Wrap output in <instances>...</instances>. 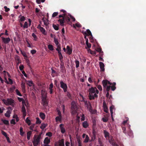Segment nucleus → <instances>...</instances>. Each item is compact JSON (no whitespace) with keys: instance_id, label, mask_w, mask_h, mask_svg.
I'll list each match as a JSON object with an SVG mask.
<instances>
[{"instance_id":"680f3d73","label":"nucleus","mask_w":146,"mask_h":146,"mask_svg":"<svg viewBox=\"0 0 146 146\" xmlns=\"http://www.w3.org/2000/svg\"><path fill=\"white\" fill-rule=\"evenodd\" d=\"M53 27L56 30H57L58 29V26L56 25H53Z\"/></svg>"},{"instance_id":"473e14b6","label":"nucleus","mask_w":146,"mask_h":146,"mask_svg":"<svg viewBox=\"0 0 146 146\" xmlns=\"http://www.w3.org/2000/svg\"><path fill=\"white\" fill-rule=\"evenodd\" d=\"M32 134V132L31 131H29L27 133V137L28 140H29L31 135Z\"/></svg>"},{"instance_id":"39448f33","label":"nucleus","mask_w":146,"mask_h":146,"mask_svg":"<svg viewBox=\"0 0 146 146\" xmlns=\"http://www.w3.org/2000/svg\"><path fill=\"white\" fill-rule=\"evenodd\" d=\"M41 135H35L34 137V141L33 143L34 146H37L39 144L40 142V139L41 137Z\"/></svg>"},{"instance_id":"2eb2a0df","label":"nucleus","mask_w":146,"mask_h":146,"mask_svg":"<svg viewBox=\"0 0 146 146\" xmlns=\"http://www.w3.org/2000/svg\"><path fill=\"white\" fill-rule=\"evenodd\" d=\"M71 18L73 21H75V19L72 15L70 14H68V16H67V19L66 20L67 22H68L70 21V18Z\"/></svg>"},{"instance_id":"bb28decb","label":"nucleus","mask_w":146,"mask_h":146,"mask_svg":"<svg viewBox=\"0 0 146 146\" xmlns=\"http://www.w3.org/2000/svg\"><path fill=\"white\" fill-rule=\"evenodd\" d=\"M19 21H23L25 20V17L24 16H22L21 15H20L19 17Z\"/></svg>"},{"instance_id":"f03ea898","label":"nucleus","mask_w":146,"mask_h":146,"mask_svg":"<svg viewBox=\"0 0 146 146\" xmlns=\"http://www.w3.org/2000/svg\"><path fill=\"white\" fill-rule=\"evenodd\" d=\"M102 83L103 87L106 88V90L108 92L110 90L111 85L113 84L112 83L106 80H103L102 81Z\"/></svg>"},{"instance_id":"58836bf2","label":"nucleus","mask_w":146,"mask_h":146,"mask_svg":"<svg viewBox=\"0 0 146 146\" xmlns=\"http://www.w3.org/2000/svg\"><path fill=\"white\" fill-rule=\"evenodd\" d=\"M86 44L87 46V47L88 48H90L91 47V45L90 43H88V39H86Z\"/></svg>"},{"instance_id":"bf43d9fd","label":"nucleus","mask_w":146,"mask_h":146,"mask_svg":"<svg viewBox=\"0 0 146 146\" xmlns=\"http://www.w3.org/2000/svg\"><path fill=\"white\" fill-rule=\"evenodd\" d=\"M4 8L5 9V11L6 12H7L10 10L9 8H8L7 7L5 6L4 7Z\"/></svg>"},{"instance_id":"69168bd1","label":"nucleus","mask_w":146,"mask_h":146,"mask_svg":"<svg viewBox=\"0 0 146 146\" xmlns=\"http://www.w3.org/2000/svg\"><path fill=\"white\" fill-rule=\"evenodd\" d=\"M31 52L32 54H33L36 52V51L35 50H31Z\"/></svg>"},{"instance_id":"aec40b11","label":"nucleus","mask_w":146,"mask_h":146,"mask_svg":"<svg viewBox=\"0 0 146 146\" xmlns=\"http://www.w3.org/2000/svg\"><path fill=\"white\" fill-rule=\"evenodd\" d=\"M42 20L44 22V24L45 25L47 26L49 24L48 20L47 19L43 18H42Z\"/></svg>"},{"instance_id":"e433bc0d","label":"nucleus","mask_w":146,"mask_h":146,"mask_svg":"<svg viewBox=\"0 0 146 146\" xmlns=\"http://www.w3.org/2000/svg\"><path fill=\"white\" fill-rule=\"evenodd\" d=\"M54 41L56 46L59 45L58 40L55 37H54Z\"/></svg>"},{"instance_id":"774afa93","label":"nucleus","mask_w":146,"mask_h":146,"mask_svg":"<svg viewBox=\"0 0 146 146\" xmlns=\"http://www.w3.org/2000/svg\"><path fill=\"white\" fill-rule=\"evenodd\" d=\"M58 13L57 12H55L53 13V14L52 15V17H54L58 15Z\"/></svg>"},{"instance_id":"5701e85b","label":"nucleus","mask_w":146,"mask_h":146,"mask_svg":"<svg viewBox=\"0 0 146 146\" xmlns=\"http://www.w3.org/2000/svg\"><path fill=\"white\" fill-rule=\"evenodd\" d=\"M27 84L29 86H34V84L32 80H28L27 81Z\"/></svg>"},{"instance_id":"f8f14e48","label":"nucleus","mask_w":146,"mask_h":146,"mask_svg":"<svg viewBox=\"0 0 146 146\" xmlns=\"http://www.w3.org/2000/svg\"><path fill=\"white\" fill-rule=\"evenodd\" d=\"M85 136L86 137L84 141V142L85 143H87L88 142L89 139V138L88 135H86L85 133L83 134L82 135V137L83 138H84Z\"/></svg>"},{"instance_id":"49530a36","label":"nucleus","mask_w":146,"mask_h":146,"mask_svg":"<svg viewBox=\"0 0 146 146\" xmlns=\"http://www.w3.org/2000/svg\"><path fill=\"white\" fill-rule=\"evenodd\" d=\"M115 84H116L115 83V82L113 83V84H112V85H113L111 86V89L112 90L114 91L115 89L116 88L115 87V86H114L115 85Z\"/></svg>"},{"instance_id":"c756f323","label":"nucleus","mask_w":146,"mask_h":146,"mask_svg":"<svg viewBox=\"0 0 146 146\" xmlns=\"http://www.w3.org/2000/svg\"><path fill=\"white\" fill-rule=\"evenodd\" d=\"M26 122L28 125H29L31 124V120L29 119V117H27L26 120H25Z\"/></svg>"},{"instance_id":"a878e982","label":"nucleus","mask_w":146,"mask_h":146,"mask_svg":"<svg viewBox=\"0 0 146 146\" xmlns=\"http://www.w3.org/2000/svg\"><path fill=\"white\" fill-rule=\"evenodd\" d=\"M84 33L86 35L88 36L91 35L92 37V36L91 33L89 30L88 29H87L86 31Z\"/></svg>"},{"instance_id":"7ed1b4c3","label":"nucleus","mask_w":146,"mask_h":146,"mask_svg":"<svg viewBox=\"0 0 146 146\" xmlns=\"http://www.w3.org/2000/svg\"><path fill=\"white\" fill-rule=\"evenodd\" d=\"M2 101L7 106H13L15 104L14 100L11 98H8L3 99Z\"/></svg>"},{"instance_id":"9b49d317","label":"nucleus","mask_w":146,"mask_h":146,"mask_svg":"<svg viewBox=\"0 0 146 146\" xmlns=\"http://www.w3.org/2000/svg\"><path fill=\"white\" fill-rule=\"evenodd\" d=\"M37 28L40 29V31L43 34L45 35H47V33L46 32L45 30L43 27H41L39 25L38 26Z\"/></svg>"},{"instance_id":"0e129e2a","label":"nucleus","mask_w":146,"mask_h":146,"mask_svg":"<svg viewBox=\"0 0 146 146\" xmlns=\"http://www.w3.org/2000/svg\"><path fill=\"white\" fill-rule=\"evenodd\" d=\"M8 80H9V81H8L9 84H13V81L11 79H10V78H9Z\"/></svg>"},{"instance_id":"4be33fe9","label":"nucleus","mask_w":146,"mask_h":146,"mask_svg":"<svg viewBox=\"0 0 146 146\" xmlns=\"http://www.w3.org/2000/svg\"><path fill=\"white\" fill-rule=\"evenodd\" d=\"M58 146H64V141L63 140H60L58 142Z\"/></svg>"},{"instance_id":"a19ab883","label":"nucleus","mask_w":146,"mask_h":146,"mask_svg":"<svg viewBox=\"0 0 146 146\" xmlns=\"http://www.w3.org/2000/svg\"><path fill=\"white\" fill-rule=\"evenodd\" d=\"M75 62L76 64V68L78 67L79 66V62L78 60H76L75 61Z\"/></svg>"},{"instance_id":"0eeeda50","label":"nucleus","mask_w":146,"mask_h":146,"mask_svg":"<svg viewBox=\"0 0 146 146\" xmlns=\"http://www.w3.org/2000/svg\"><path fill=\"white\" fill-rule=\"evenodd\" d=\"M18 99L20 102H22V105H25L27 107L28 106V101L27 100H24L23 98L19 97L18 98Z\"/></svg>"},{"instance_id":"a211bd4d","label":"nucleus","mask_w":146,"mask_h":146,"mask_svg":"<svg viewBox=\"0 0 146 146\" xmlns=\"http://www.w3.org/2000/svg\"><path fill=\"white\" fill-rule=\"evenodd\" d=\"M47 97H42V102L43 103V105L46 106L47 105L46 98Z\"/></svg>"},{"instance_id":"09e8293b","label":"nucleus","mask_w":146,"mask_h":146,"mask_svg":"<svg viewBox=\"0 0 146 146\" xmlns=\"http://www.w3.org/2000/svg\"><path fill=\"white\" fill-rule=\"evenodd\" d=\"M96 86L98 88V89L100 90V91H102V86L100 85H98Z\"/></svg>"},{"instance_id":"13d9d810","label":"nucleus","mask_w":146,"mask_h":146,"mask_svg":"<svg viewBox=\"0 0 146 146\" xmlns=\"http://www.w3.org/2000/svg\"><path fill=\"white\" fill-rule=\"evenodd\" d=\"M108 138H109V141L110 143L113 144V143H112V137H108Z\"/></svg>"},{"instance_id":"cd10ccee","label":"nucleus","mask_w":146,"mask_h":146,"mask_svg":"<svg viewBox=\"0 0 146 146\" xmlns=\"http://www.w3.org/2000/svg\"><path fill=\"white\" fill-rule=\"evenodd\" d=\"M50 139L48 137H46L44 140V143L48 144L50 142Z\"/></svg>"},{"instance_id":"9d476101","label":"nucleus","mask_w":146,"mask_h":146,"mask_svg":"<svg viewBox=\"0 0 146 146\" xmlns=\"http://www.w3.org/2000/svg\"><path fill=\"white\" fill-rule=\"evenodd\" d=\"M1 38L3 42L5 44L8 43L11 40V39L9 37L5 38L2 37Z\"/></svg>"},{"instance_id":"864d4df0","label":"nucleus","mask_w":146,"mask_h":146,"mask_svg":"<svg viewBox=\"0 0 146 146\" xmlns=\"http://www.w3.org/2000/svg\"><path fill=\"white\" fill-rule=\"evenodd\" d=\"M46 135L50 137L52 136V134L51 132H49L46 133Z\"/></svg>"},{"instance_id":"79ce46f5","label":"nucleus","mask_w":146,"mask_h":146,"mask_svg":"<svg viewBox=\"0 0 146 146\" xmlns=\"http://www.w3.org/2000/svg\"><path fill=\"white\" fill-rule=\"evenodd\" d=\"M61 119V116H58L56 117L55 118L56 121V122L60 121Z\"/></svg>"},{"instance_id":"603ef678","label":"nucleus","mask_w":146,"mask_h":146,"mask_svg":"<svg viewBox=\"0 0 146 146\" xmlns=\"http://www.w3.org/2000/svg\"><path fill=\"white\" fill-rule=\"evenodd\" d=\"M32 36L34 38V40H36L37 39V38L36 35L34 33H33L32 34Z\"/></svg>"},{"instance_id":"dca6fc26","label":"nucleus","mask_w":146,"mask_h":146,"mask_svg":"<svg viewBox=\"0 0 146 146\" xmlns=\"http://www.w3.org/2000/svg\"><path fill=\"white\" fill-rule=\"evenodd\" d=\"M61 132L62 133H64L66 131L65 128L64 127V125L62 124L59 125Z\"/></svg>"},{"instance_id":"338daca9","label":"nucleus","mask_w":146,"mask_h":146,"mask_svg":"<svg viewBox=\"0 0 146 146\" xmlns=\"http://www.w3.org/2000/svg\"><path fill=\"white\" fill-rule=\"evenodd\" d=\"M19 68L21 70H22L24 68V66L22 64H21L19 66Z\"/></svg>"},{"instance_id":"f3484780","label":"nucleus","mask_w":146,"mask_h":146,"mask_svg":"<svg viewBox=\"0 0 146 146\" xmlns=\"http://www.w3.org/2000/svg\"><path fill=\"white\" fill-rule=\"evenodd\" d=\"M99 64L101 71H104V65L103 63L102 62H99Z\"/></svg>"},{"instance_id":"c03bdc74","label":"nucleus","mask_w":146,"mask_h":146,"mask_svg":"<svg viewBox=\"0 0 146 146\" xmlns=\"http://www.w3.org/2000/svg\"><path fill=\"white\" fill-rule=\"evenodd\" d=\"M36 123L37 124H40L41 123V121L40 120L39 118L38 117H36Z\"/></svg>"},{"instance_id":"4c0bfd02","label":"nucleus","mask_w":146,"mask_h":146,"mask_svg":"<svg viewBox=\"0 0 146 146\" xmlns=\"http://www.w3.org/2000/svg\"><path fill=\"white\" fill-rule=\"evenodd\" d=\"M19 131L21 135L23 136L24 133V132L23 131V128L22 127H21L20 128Z\"/></svg>"},{"instance_id":"37998d69","label":"nucleus","mask_w":146,"mask_h":146,"mask_svg":"<svg viewBox=\"0 0 146 146\" xmlns=\"http://www.w3.org/2000/svg\"><path fill=\"white\" fill-rule=\"evenodd\" d=\"M104 133L106 137H109V133L108 132L105 130H104Z\"/></svg>"},{"instance_id":"20e7f679","label":"nucleus","mask_w":146,"mask_h":146,"mask_svg":"<svg viewBox=\"0 0 146 146\" xmlns=\"http://www.w3.org/2000/svg\"><path fill=\"white\" fill-rule=\"evenodd\" d=\"M77 108L76 103L72 101L71 103V113L73 115H74L77 112Z\"/></svg>"},{"instance_id":"b1692460","label":"nucleus","mask_w":146,"mask_h":146,"mask_svg":"<svg viewBox=\"0 0 146 146\" xmlns=\"http://www.w3.org/2000/svg\"><path fill=\"white\" fill-rule=\"evenodd\" d=\"M114 109V106L112 105L110 107V109L111 117H112V114H113V110Z\"/></svg>"},{"instance_id":"1a4fd4ad","label":"nucleus","mask_w":146,"mask_h":146,"mask_svg":"<svg viewBox=\"0 0 146 146\" xmlns=\"http://www.w3.org/2000/svg\"><path fill=\"white\" fill-rule=\"evenodd\" d=\"M7 109L8 110L5 114V115L6 117H9L10 116V114L12 111V109L11 107H9Z\"/></svg>"},{"instance_id":"412c9836","label":"nucleus","mask_w":146,"mask_h":146,"mask_svg":"<svg viewBox=\"0 0 146 146\" xmlns=\"http://www.w3.org/2000/svg\"><path fill=\"white\" fill-rule=\"evenodd\" d=\"M42 97H47V92L45 89H43L41 92Z\"/></svg>"},{"instance_id":"a18cd8bd","label":"nucleus","mask_w":146,"mask_h":146,"mask_svg":"<svg viewBox=\"0 0 146 146\" xmlns=\"http://www.w3.org/2000/svg\"><path fill=\"white\" fill-rule=\"evenodd\" d=\"M15 86H13L10 88L9 90V91L10 92H12L14 91V90H15Z\"/></svg>"},{"instance_id":"7c9ffc66","label":"nucleus","mask_w":146,"mask_h":146,"mask_svg":"<svg viewBox=\"0 0 146 146\" xmlns=\"http://www.w3.org/2000/svg\"><path fill=\"white\" fill-rule=\"evenodd\" d=\"M47 125V124L46 123H42L41 126L40 127V128L42 129H44Z\"/></svg>"},{"instance_id":"052dcab7","label":"nucleus","mask_w":146,"mask_h":146,"mask_svg":"<svg viewBox=\"0 0 146 146\" xmlns=\"http://www.w3.org/2000/svg\"><path fill=\"white\" fill-rule=\"evenodd\" d=\"M67 16H66V14L65 13H64V14L62 15H60L59 16V17H65V18H67Z\"/></svg>"},{"instance_id":"423d86ee","label":"nucleus","mask_w":146,"mask_h":146,"mask_svg":"<svg viewBox=\"0 0 146 146\" xmlns=\"http://www.w3.org/2000/svg\"><path fill=\"white\" fill-rule=\"evenodd\" d=\"M85 103L86 105V107L90 112L92 113H94V111H93L92 108L91 106V104L89 102H88L87 101H85Z\"/></svg>"},{"instance_id":"ddd939ff","label":"nucleus","mask_w":146,"mask_h":146,"mask_svg":"<svg viewBox=\"0 0 146 146\" xmlns=\"http://www.w3.org/2000/svg\"><path fill=\"white\" fill-rule=\"evenodd\" d=\"M22 111L23 113V117L24 119L26 115V111L24 105L23 106L22 108Z\"/></svg>"},{"instance_id":"6ab92c4d","label":"nucleus","mask_w":146,"mask_h":146,"mask_svg":"<svg viewBox=\"0 0 146 146\" xmlns=\"http://www.w3.org/2000/svg\"><path fill=\"white\" fill-rule=\"evenodd\" d=\"M72 49L70 48L69 46H67L66 47V53L69 54H70L72 52Z\"/></svg>"},{"instance_id":"8fccbe9b","label":"nucleus","mask_w":146,"mask_h":146,"mask_svg":"<svg viewBox=\"0 0 146 146\" xmlns=\"http://www.w3.org/2000/svg\"><path fill=\"white\" fill-rule=\"evenodd\" d=\"M16 92L17 95L20 96H22L21 94L18 89H16Z\"/></svg>"},{"instance_id":"f704fd0d","label":"nucleus","mask_w":146,"mask_h":146,"mask_svg":"<svg viewBox=\"0 0 146 146\" xmlns=\"http://www.w3.org/2000/svg\"><path fill=\"white\" fill-rule=\"evenodd\" d=\"M64 18H63V19H60L58 20V21L60 22V25L61 26H63L64 25Z\"/></svg>"},{"instance_id":"72a5a7b5","label":"nucleus","mask_w":146,"mask_h":146,"mask_svg":"<svg viewBox=\"0 0 146 146\" xmlns=\"http://www.w3.org/2000/svg\"><path fill=\"white\" fill-rule=\"evenodd\" d=\"M3 74L4 76V78H5V77H6V76H8L9 77H10V75L9 74L5 71H3Z\"/></svg>"},{"instance_id":"393cba45","label":"nucleus","mask_w":146,"mask_h":146,"mask_svg":"<svg viewBox=\"0 0 146 146\" xmlns=\"http://www.w3.org/2000/svg\"><path fill=\"white\" fill-rule=\"evenodd\" d=\"M40 117L42 119H44L45 118V115L44 113L40 112L39 113Z\"/></svg>"},{"instance_id":"c9c22d12","label":"nucleus","mask_w":146,"mask_h":146,"mask_svg":"<svg viewBox=\"0 0 146 146\" xmlns=\"http://www.w3.org/2000/svg\"><path fill=\"white\" fill-rule=\"evenodd\" d=\"M48 49L52 51L54 50L53 46L51 44H49L48 46Z\"/></svg>"},{"instance_id":"4d7b16f0","label":"nucleus","mask_w":146,"mask_h":146,"mask_svg":"<svg viewBox=\"0 0 146 146\" xmlns=\"http://www.w3.org/2000/svg\"><path fill=\"white\" fill-rule=\"evenodd\" d=\"M80 115L82 116V117L81 119V121H84L85 119V118L84 115L83 114H80Z\"/></svg>"},{"instance_id":"c85d7f7f","label":"nucleus","mask_w":146,"mask_h":146,"mask_svg":"<svg viewBox=\"0 0 146 146\" xmlns=\"http://www.w3.org/2000/svg\"><path fill=\"white\" fill-rule=\"evenodd\" d=\"M82 125L84 127L86 128L88 126V124L86 121H84L82 123Z\"/></svg>"},{"instance_id":"de8ad7c7","label":"nucleus","mask_w":146,"mask_h":146,"mask_svg":"<svg viewBox=\"0 0 146 146\" xmlns=\"http://www.w3.org/2000/svg\"><path fill=\"white\" fill-rule=\"evenodd\" d=\"M28 24L27 22H25L23 26V28L24 29L27 28H28Z\"/></svg>"},{"instance_id":"2f4dec72","label":"nucleus","mask_w":146,"mask_h":146,"mask_svg":"<svg viewBox=\"0 0 146 146\" xmlns=\"http://www.w3.org/2000/svg\"><path fill=\"white\" fill-rule=\"evenodd\" d=\"M57 48L56 49V50L58 51V53L60 55H62L61 52V48L60 45L57 46Z\"/></svg>"},{"instance_id":"f257e3e1","label":"nucleus","mask_w":146,"mask_h":146,"mask_svg":"<svg viewBox=\"0 0 146 146\" xmlns=\"http://www.w3.org/2000/svg\"><path fill=\"white\" fill-rule=\"evenodd\" d=\"M88 91L90 100L94 99L95 98L98 97L97 94H99V92L96 87H92L89 89Z\"/></svg>"},{"instance_id":"6e6d98bb","label":"nucleus","mask_w":146,"mask_h":146,"mask_svg":"<svg viewBox=\"0 0 146 146\" xmlns=\"http://www.w3.org/2000/svg\"><path fill=\"white\" fill-rule=\"evenodd\" d=\"M103 121L104 122H106L108 120V119L107 117H104L102 118Z\"/></svg>"},{"instance_id":"6e6552de","label":"nucleus","mask_w":146,"mask_h":146,"mask_svg":"<svg viewBox=\"0 0 146 146\" xmlns=\"http://www.w3.org/2000/svg\"><path fill=\"white\" fill-rule=\"evenodd\" d=\"M60 87L63 89L64 92H66L67 91V86L66 84L63 82L61 81L60 82Z\"/></svg>"},{"instance_id":"5fc2aeb1","label":"nucleus","mask_w":146,"mask_h":146,"mask_svg":"<svg viewBox=\"0 0 146 146\" xmlns=\"http://www.w3.org/2000/svg\"><path fill=\"white\" fill-rule=\"evenodd\" d=\"M21 52L22 54L25 57H27V55L25 53V52L24 51H23L22 50H21Z\"/></svg>"},{"instance_id":"4468645a","label":"nucleus","mask_w":146,"mask_h":146,"mask_svg":"<svg viewBox=\"0 0 146 146\" xmlns=\"http://www.w3.org/2000/svg\"><path fill=\"white\" fill-rule=\"evenodd\" d=\"M103 108L104 111L106 113H108V109L105 101L103 102Z\"/></svg>"},{"instance_id":"e2e57ef3","label":"nucleus","mask_w":146,"mask_h":146,"mask_svg":"<svg viewBox=\"0 0 146 146\" xmlns=\"http://www.w3.org/2000/svg\"><path fill=\"white\" fill-rule=\"evenodd\" d=\"M2 134L4 135L6 137H7V134L6 132L3 131H1Z\"/></svg>"},{"instance_id":"ea45409f","label":"nucleus","mask_w":146,"mask_h":146,"mask_svg":"<svg viewBox=\"0 0 146 146\" xmlns=\"http://www.w3.org/2000/svg\"><path fill=\"white\" fill-rule=\"evenodd\" d=\"M21 86L22 89L23 91L24 92H25V84L22 82L21 84Z\"/></svg>"},{"instance_id":"3c124183","label":"nucleus","mask_w":146,"mask_h":146,"mask_svg":"<svg viewBox=\"0 0 146 146\" xmlns=\"http://www.w3.org/2000/svg\"><path fill=\"white\" fill-rule=\"evenodd\" d=\"M2 121L5 124L7 125L9 124V121L7 120H2Z\"/></svg>"}]
</instances>
